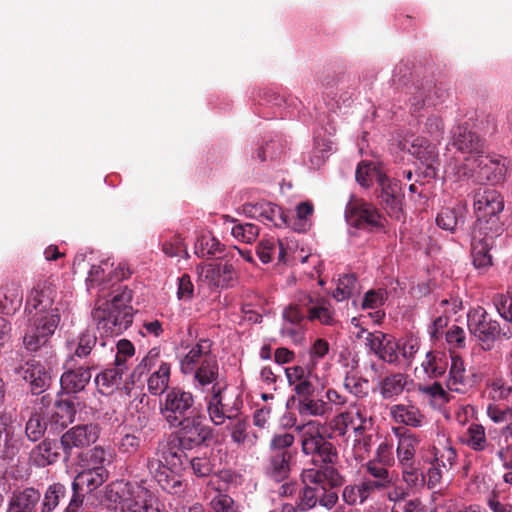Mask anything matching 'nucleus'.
Segmentation results:
<instances>
[{
    "instance_id": "f257e3e1",
    "label": "nucleus",
    "mask_w": 512,
    "mask_h": 512,
    "mask_svg": "<svg viewBox=\"0 0 512 512\" xmlns=\"http://www.w3.org/2000/svg\"><path fill=\"white\" fill-rule=\"evenodd\" d=\"M178 439L169 435L157 443L154 456L146 459V468L163 491L172 495H182L186 484L176 471L185 467L187 454Z\"/></svg>"
},
{
    "instance_id": "f03ea898",
    "label": "nucleus",
    "mask_w": 512,
    "mask_h": 512,
    "mask_svg": "<svg viewBox=\"0 0 512 512\" xmlns=\"http://www.w3.org/2000/svg\"><path fill=\"white\" fill-rule=\"evenodd\" d=\"M132 291L127 287H118L107 297H98L92 310V318L97 328L105 333L119 335L133 322L131 306Z\"/></svg>"
},
{
    "instance_id": "7ed1b4c3",
    "label": "nucleus",
    "mask_w": 512,
    "mask_h": 512,
    "mask_svg": "<svg viewBox=\"0 0 512 512\" xmlns=\"http://www.w3.org/2000/svg\"><path fill=\"white\" fill-rule=\"evenodd\" d=\"M147 480L140 478L135 481L114 482L105 487L103 502L109 510L120 512H148L151 504L147 497L150 492L146 487Z\"/></svg>"
},
{
    "instance_id": "20e7f679",
    "label": "nucleus",
    "mask_w": 512,
    "mask_h": 512,
    "mask_svg": "<svg viewBox=\"0 0 512 512\" xmlns=\"http://www.w3.org/2000/svg\"><path fill=\"white\" fill-rule=\"evenodd\" d=\"M212 341L200 339L180 361L183 374H193L194 382L201 389L221 377L216 355L212 353Z\"/></svg>"
},
{
    "instance_id": "39448f33",
    "label": "nucleus",
    "mask_w": 512,
    "mask_h": 512,
    "mask_svg": "<svg viewBox=\"0 0 512 512\" xmlns=\"http://www.w3.org/2000/svg\"><path fill=\"white\" fill-rule=\"evenodd\" d=\"M204 393V401L209 420L215 426L223 425L226 420L239 415L242 401L239 395L229 392V384L225 376H221L210 383V386L201 389Z\"/></svg>"
},
{
    "instance_id": "423d86ee",
    "label": "nucleus",
    "mask_w": 512,
    "mask_h": 512,
    "mask_svg": "<svg viewBox=\"0 0 512 512\" xmlns=\"http://www.w3.org/2000/svg\"><path fill=\"white\" fill-rule=\"evenodd\" d=\"M282 323L307 325V320L319 321L323 325H333L334 311L329 300L318 294H304L296 303L283 309Z\"/></svg>"
},
{
    "instance_id": "0eeeda50",
    "label": "nucleus",
    "mask_w": 512,
    "mask_h": 512,
    "mask_svg": "<svg viewBox=\"0 0 512 512\" xmlns=\"http://www.w3.org/2000/svg\"><path fill=\"white\" fill-rule=\"evenodd\" d=\"M303 454L311 456L313 464H336L338 453L335 446L324 436L325 428L318 421L296 425Z\"/></svg>"
},
{
    "instance_id": "6e6552de",
    "label": "nucleus",
    "mask_w": 512,
    "mask_h": 512,
    "mask_svg": "<svg viewBox=\"0 0 512 512\" xmlns=\"http://www.w3.org/2000/svg\"><path fill=\"white\" fill-rule=\"evenodd\" d=\"M467 325L471 335L481 343L484 350H490L496 341L510 340L512 328L502 327L483 307L468 312Z\"/></svg>"
},
{
    "instance_id": "1a4fd4ad",
    "label": "nucleus",
    "mask_w": 512,
    "mask_h": 512,
    "mask_svg": "<svg viewBox=\"0 0 512 512\" xmlns=\"http://www.w3.org/2000/svg\"><path fill=\"white\" fill-rule=\"evenodd\" d=\"M345 217L349 225L369 232H386L385 217L372 204L352 197L346 205Z\"/></svg>"
},
{
    "instance_id": "9d476101",
    "label": "nucleus",
    "mask_w": 512,
    "mask_h": 512,
    "mask_svg": "<svg viewBox=\"0 0 512 512\" xmlns=\"http://www.w3.org/2000/svg\"><path fill=\"white\" fill-rule=\"evenodd\" d=\"M194 396L180 387L167 390L160 404V413L170 427H178L182 421L198 413L194 408Z\"/></svg>"
},
{
    "instance_id": "9b49d317",
    "label": "nucleus",
    "mask_w": 512,
    "mask_h": 512,
    "mask_svg": "<svg viewBox=\"0 0 512 512\" xmlns=\"http://www.w3.org/2000/svg\"><path fill=\"white\" fill-rule=\"evenodd\" d=\"M59 322L60 315L57 313L33 318V322L28 326L23 337L24 347L30 352L43 351L45 354L51 353L49 340Z\"/></svg>"
},
{
    "instance_id": "f8f14e48",
    "label": "nucleus",
    "mask_w": 512,
    "mask_h": 512,
    "mask_svg": "<svg viewBox=\"0 0 512 512\" xmlns=\"http://www.w3.org/2000/svg\"><path fill=\"white\" fill-rule=\"evenodd\" d=\"M177 428L174 436L186 450L201 446L213 436L212 428L205 424V416L200 412L186 418Z\"/></svg>"
},
{
    "instance_id": "ddd939ff",
    "label": "nucleus",
    "mask_w": 512,
    "mask_h": 512,
    "mask_svg": "<svg viewBox=\"0 0 512 512\" xmlns=\"http://www.w3.org/2000/svg\"><path fill=\"white\" fill-rule=\"evenodd\" d=\"M57 295L55 286L49 280H42L32 288L26 302V311L33 318L59 314L58 308H54V300Z\"/></svg>"
},
{
    "instance_id": "4468645a",
    "label": "nucleus",
    "mask_w": 512,
    "mask_h": 512,
    "mask_svg": "<svg viewBox=\"0 0 512 512\" xmlns=\"http://www.w3.org/2000/svg\"><path fill=\"white\" fill-rule=\"evenodd\" d=\"M377 199L389 217L399 220L403 213V193L399 181L387 175L378 176Z\"/></svg>"
},
{
    "instance_id": "2eb2a0df",
    "label": "nucleus",
    "mask_w": 512,
    "mask_h": 512,
    "mask_svg": "<svg viewBox=\"0 0 512 512\" xmlns=\"http://www.w3.org/2000/svg\"><path fill=\"white\" fill-rule=\"evenodd\" d=\"M99 433V425L94 423L76 425L67 430L60 439L64 459L67 461L74 449H83L94 444L99 438Z\"/></svg>"
},
{
    "instance_id": "dca6fc26",
    "label": "nucleus",
    "mask_w": 512,
    "mask_h": 512,
    "mask_svg": "<svg viewBox=\"0 0 512 512\" xmlns=\"http://www.w3.org/2000/svg\"><path fill=\"white\" fill-rule=\"evenodd\" d=\"M467 171L465 176L477 173L480 181H487L491 184H498L505 180L507 168L504 163L498 159H492L488 155L481 153L470 163L466 164Z\"/></svg>"
},
{
    "instance_id": "f3484780",
    "label": "nucleus",
    "mask_w": 512,
    "mask_h": 512,
    "mask_svg": "<svg viewBox=\"0 0 512 512\" xmlns=\"http://www.w3.org/2000/svg\"><path fill=\"white\" fill-rule=\"evenodd\" d=\"M12 370L30 384V391L34 395L43 393L50 385V374L42 364L35 360L27 361L24 365L15 364Z\"/></svg>"
},
{
    "instance_id": "a211bd4d",
    "label": "nucleus",
    "mask_w": 512,
    "mask_h": 512,
    "mask_svg": "<svg viewBox=\"0 0 512 512\" xmlns=\"http://www.w3.org/2000/svg\"><path fill=\"white\" fill-rule=\"evenodd\" d=\"M317 468L305 469L302 472V479L306 485H315L321 490H324L326 485L331 488L343 485L344 478L335 468V464L321 463L314 464Z\"/></svg>"
},
{
    "instance_id": "6ab92c4d",
    "label": "nucleus",
    "mask_w": 512,
    "mask_h": 512,
    "mask_svg": "<svg viewBox=\"0 0 512 512\" xmlns=\"http://www.w3.org/2000/svg\"><path fill=\"white\" fill-rule=\"evenodd\" d=\"M424 166L426 178H435L438 170V153L436 146L423 137H417L408 149Z\"/></svg>"
},
{
    "instance_id": "aec40b11",
    "label": "nucleus",
    "mask_w": 512,
    "mask_h": 512,
    "mask_svg": "<svg viewBox=\"0 0 512 512\" xmlns=\"http://www.w3.org/2000/svg\"><path fill=\"white\" fill-rule=\"evenodd\" d=\"M452 145L458 151L469 154L465 159L467 164H470L475 157L484 153V141L466 126H458L455 129Z\"/></svg>"
},
{
    "instance_id": "412c9836",
    "label": "nucleus",
    "mask_w": 512,
    "mask_h": 512,
    "mask_svg": "<svg viewBox=\"0 0 512 512\" xmlns=\"http://www.w3.org/2000/svg\"><path fill=\"white\" fill-rule=\"evenodd\" d=\"M365 344L384 362L389 364L398 362L400 346L393 337L382 332L368 333Z\"/></svg>"
},
{
    "instance_id": "4be33fe9",
    "label": "nucleus",
    "mask_w": 512,
    "mask_h": 512,
    "mask_svg": "<svg viewBox=\"0 0 512 512\" xmlns=\"http://www.w3.org/2000/svg\"><path fill=\"white\" fill-rule=\"evenodd\" d=\"M476 383V375L466 369L463 359L451 356L447 388L457 393H466Z\"/></svg>"
},
{
    "instance_id": "5701e85b",
    "label": "nucleus",
    "mask_w": 512,
    "mask_h": 512,
    "mask_svg": "<svg viewBox=\"0 0 512 512\" xmlns=\"http://www.w3.org/2000/svg\"><path fill=\"white\" fill-rule=\"evenodd\" d=\"M94 368H96L94 364H88L87 366H80L77 368H67L60 378V385L63 394L71 395L84 391L91 380V370Z\"/></svg>"
},
{
    "instance_id": "b1692460",
    "label": "nucleus",
    "mask_w": 512,
    "mask_h": 512,
    "mask_svg": "<svg viewBox=\"0 0 512 512\" xmlns=\"http://www.w3.org/2000/svg\"><path fill=\"white\" fill-rule=\"evenodd\" d=\"M474 209L477 218H485L501 214L504 209V199L495 189L478 191L474 196Z\"/></svg>"
},
{
    "instance_id": "393cba45",
    "label": "nucleus",
    "mask_w": 512,
    "mask_h": 512,
    "mask_svg": "<svg viewBox=\"0 0 512 512\" xmlns=\"http://www.w3.org/2000/svg\"><path fill=\"white\" fill-rule=\"evenodd\" d=\"M504 232V222L501 220L500 214L492 215L485 218H477L472 232V239L495 244L497 237Z\"/></svg>"
},
{
    "instance_id": "a878e982",
    "label": "nucleus",
    "mask_w": 512,
    "mask_h": 512,
    "mask_svg": "<svg viewBox=\"0 0 512 512\" xmlns=\"http://www.w3.org/2000/svg\"><path fill=\"white\" fill-rule=\"evenodd\" d=\"M296 454L269 452L265 462V473L275 481H283L291 472V462Z\"/></svg>"
},
{
    "instance_id": "bb28decb",
    "label": "nucleus",
    "mask_w": 512,
    "mask_h": 512,
    "mask_svg": "<svg viewBox=\"0 0 512 512\" xmlns=\"http://www.w3.org/2000/svg\"><path fill=\"white\" fill-rule=\"evenodd\" d=\"M108 471L104 466H94L80 472L72 482V490L86 489V492H92L102 485L108 479Z\"/></svg>"
},
{
    "instance_id": "cd10ccee",
    "label": "nucleus",
    "mask_w": 512,
    "mask_h": 512,
    "mask_svg": "<svg viewBox=\"0 0 512 512\" xmlns=\"http://www.w3.org/2000/svg\"><path fill=\"white\" fill-rule=\"evenodd\" d=\"M41 495L33 487H27L21 491H14L7 512H36V506Z\"/></svg>"
},
{
    "instance_id": "c85d7f7f",
    "label": "nucleus",
    "mask_w": 512,
    "mask_h": 512,
    "mask_svg": "<svg viewBox=\"0 0 512 512\" xmlns=\"http://www.w3.org/2000/svg\"><path fill=\"white\" fill-rule=\"evenodd\" d=\"M81 405L80 401H74L70 398H60L53 404L50 412L48 413L50 420L62 427L75 420L78 407Z\"/></svg>"
},
{
    "instance_id": "c756f323",
    "label": "nucleus",
    "mask_w": 512,
    "mask_h": 512,
    "mask_svg": "<svg viewBox=\"0 0 512 512\" xmlns=\"http://www.w3.org/2000/svg\"><path fill=\"white\" fill-rule=\"evenodd\" d=\"M60 443L56 440L44 439L31 451V459L38 467H46L58 461Z\"/></svg>"
},
{
    "instance_id": "7c9ffc66",
    "label": "nucleus",
    "mask_w": 512,
    "mask_h": 512,
    "mask_svg": "<svg viewBox=\"0 0 512 512\" xmlns=\"http://www.w3.org/2000/svg\"><path fill=\"white\" fill-rule=\"evenodd\" d=\"M23 291L18 282H9L0 288V310L5 314L16 312L22 305Z\"/></svg>"
},
{
    "instance_id": "2f4dec72",
    "label": "nucleus",
    "mask_w": 512,
    "mask_h": 512,
    "mask_svg": "<svg viewBox=\"0 0 512 512\" xmlns=\"http://www.w3.org/2000/svg\"><path fill=\"white\" fill-rule=\"evenodd\" d=\"M390 415L396 423L411 427H420L425 420L420 409L412 404L393 405L390 408Z\"/></svg>"
},
{
    "instance_id": "473e14b6",
    "label": "nucleus",
    "mask_w": 512,
    "mask_h": 512,
    "mask_svg": "<svg viewBox=\"0 0 512 512\" xmlns=\"http://www.w3.org/2000/svg\"><path fill=\"white\" fill-rule=\"evenodd\" d=\"M338 422L349 425V428L354 432V438L370 431L373 426L371 417H368L365 410L360 408L340 413L338 415Z\"/></svg>"
},
{
    "instance_id": "72a5a7b5",
    "label": "nucleus",
    "mask_w": 512,
    "mask_h": 512,
    "mask_svg": "<svg viewBox=\"0 0 512 512\" xmlns=\"http://www.w3.org/2000/svg\"><path fill=\"white\" fill-rule=\"evenodd\" d=\"M492 248L493 245H490L485 241L481 242L472 239L471 256L473 260V265L479 274H485L493 265L492 255L490 254V250Z\"/></svg>"
},
{
    "instance_id": "f704fd0d",
    "label": "nucleus",
    "mask_w": 512,
    "mask_h": 512,
    "mask_svg": "<svg viewBox=\"0 0 512 512\" xmlns=\"http://www.w3.org/2000/svg\"><path fill=\"white\" fill-rule=\"evenodd\" d=\"M465 216L466 210L464 206L444 208L437 215L436 223L441 229L454 232L458 227L464 225Z\"/></svg>"
},
{
    "instance_id": "c9c22d12",
    "label": "nucleus",
    "mask_w": 512,
    "mask_h": 512,
    "mask_svg": "<svg viewBox=\"0 0 512 512\" xmlns=\"http://www.w3.org/2000/svg\"><path fill=\"white\" fill-rule=\"evenodd\" d=\"M420 439L410 431H405L399 436L397 445V459L399 463L415 461L416 449Z\"/></svg>"
},
{
    "instance_id": "e433bc0d",
    "label": "nucleus",
    "mask_w": 512,
    "mask_h": 512,
    "mask_svg": "<svg viewBox=\"0 0 512 512\" xmlns=\"http://www.w3.org/2000/svg\"><path fill=\"white\" fill-rule=\"evenodd\" d=\"M407 384V376L403 373H393L384 377L379 383V391L384 399L400 395Z\"/></svg>"
},
{
    "instance_id": "4c0bfd02",
    "label": "nucleus",
    "mask_w": 512,
    "mask_h": 512,
    "mask_svg": "<svg viewBox=\"0 0 512 512\" xmlns=\"http://www.w3.org/2000/svg\"><path fill=\"white\" fill-rule=\"evenodd\" d=\"M171 366L167 362H162L153 374L147 380V388L152 395H161L167 392L170 380Z\"/></svg>"
},
{
    "instance_id": "58836bf2",
    "label": "nucleus",
    "mask_w": 512,
    "mask_h": 512,
    "mask_svg": "<svg viewBox=\"0 0 512 512\" xmlns=\"http://www.w3.org/2000/svg\"><path fill=\"white\" fill-rule=\"evenodd\" d=\"M260 221L263 223H272L275 227L279 228L290 226L289 212L270 202H263Z\"/></svg>"
},
{
    "instance_id": "ea45409f",
    "label": "nucleus",
    "mask_w": 512,
    "mask_h": 512,
    "mask_svg": "<svg viewBox=\"0 0 512 512\" xmlns=\"http://www.w3.org/2000/svg\"><path fill=\"white\" fill-rule=\"evenodd\" d=\"M448 361L444 353L429 351L422 367L429 378L437 379L442 377L447 369Z\"/></svg>"
},
{
    "instance_id": "a19ab883",
    "label": "nucleus",
    "mask_w": 512,
    "mask_h": 512,
    "mask_svg": "<svg viewBox=\"0 0 512 512\" xmlns=\"http://www.w3.org/2000/svg\"><path fill=\"white\" fill-rule=\"evenodd\" d=\"M386 175L382 170L380 164H374L368 161H361L356 169L355 177L356 181L365 188H368L372 185L373 179L378 183V176Z\"/></svg>"
},
{
    "instance_id": "79ce46f5",
    "label": "nucleus",
    "mask_w": 512,
    "mask_h": 512,
    "mask_svg": "<svg viewBox=\"0 0 512 512\" xmlns=\"http://www.w3.org/2000/svg\"><path fill=\"white\" fill-rule=\"evenodd\" d=\"M509 380L496 377L487 384L488 396L494 401L508 400L512 397V373L509 371Z\"/></svg>"
},
{
    "instance_id": "37998d69",
    "label": "nucleus",
    "mask_w": 512,
    "mask_h": 512,
    "mask_svg": "<svg viewBox=\"0 0 512 512\" xmlns=\"http://www.w3.org/2000/svg\"><path fill=\"white\" fill-rule=\"evenodd\" d=\"M298 410L301 415L324 416L332 411V407L322 399H314L313 396H309L299 399Z\"/></svg>"
},
{
    "instance_id": "c03bdc74",
    "label": "nucleus",
    "mask_w": 512,
    "mask_h": 512,
    "mask_svg": "<svg viewBox=\"0 0 512 512\" xmlns=\"http://www.w3.org/2000/svg\"><path fill=\"white\" fill-rule=\"evenodd\" d=\"M67 495V488L61 483H53L45 491L41 512H52Z\"/></svg>"
},
{
    "instance_id": "a18cd8bd",
    "label": "nucleus",
    "mask_w": 512,
    "mask_h": 512,
    "mask_svg": "<svg viewBox=\"0 0 512 512\" xmlns=\"http://www.w3.org/2000/svg\"><path fill=\"white\" fill-rule=\"evenodd\" d=\"M228 420L230 421L228 429L230 430L231 439L234 443L237 445H244L250 442V445H254V442L249 439V422L247 419L237 415L235 418Z\"/></svg>"
},
{
    "instance_id": "49530a36",
    "label": "nucleus",
    "mask_w": 512,
    "mask_h": 512,
    "mask_svg": "<svg viewBox=\"0 0 512 512\" xmlns=\"http://www.w3.org/2000/svg\"><path fill=\"white\" fill-rule=\"evenodd\" d=\"M493 305L503 320H512V275L505 293H497L493 296Z\"/></svg>"
},
{
    "instance_id": "de8ad7c7",
    "label": "nucleus",
    "mask_w": 512,
    "mask_h": 512,
    "mask_svg": "<svg viewBox=\"0 0 512 512\" xmlns=\"http://www.w3.org/2000/svg\"><path fill=\"white\" fill-rule=\"evenodd\" d=\"M222 251L223 245L215 237L206 235L198 237L194 246V252L200 258L212 257Z\"/></svg>"
},
{
    "instance_id": "09e8293b",
    "label": "nucleus",
    "mask_w": 512,
    "mask_h": 512,
    "mask_svg": "<svg viewBox=\"0 0 512 512\" xmlns=\"http://www.w3.org/2000/svg\"><path fill=\"white\" fill-rule=\"evenodd\" d=\"M295 442V436L289 432L275 433L269 442V452L296 454V450H292Z\"/></svg>"
},
{
    "instance_id": "8fccbe9b",
    "label": "nucleus",
    "mask_w": 512,
    "mask_h": 512,
    "mask_svg": "<svg viewBox=\"0 0 512 512\" xmlns=\"http://www.w3.org/2000/svg\"><path fill=\"white\" fill-rule=\"evenodd\" d=\"M402 471L403 481L410 487H415L419 484H425V474L421 471L419 463L416 461H409L399 463Z\"/></svg>"
},
{
    "instance_id": "3c124183",
    "label": "nucleus",
    "mask_w": 512,
    "mask_h": 512,
    "mask_svg": "<svg viewBox=\"0 0 512 512\" xmlns=\"http://www.w3.org/2000/svg\"><path fill=\"white\" fill-rule=\"evenodd\" d=\"M357 292V279L354 274H345L339 278L337 288L333 297L337 301H343L350 298Z\"/></svg>"
},
{
    "instance_id": "603ef678",
    "label": "nucleus",
    "mask_w": 512,
    "mask_h": 512,
    "mask_svg": "<svg viewBox=\"0 0 512 512\" xmlns=\"http://www.w3.org/2000/svg\"><path fill=\"white\" fill-rule=\"evenodd\" d=\"M387 465L381 464L375 461H368L366 464V470L374 478V481L378 483V486L387 488L393 482V475L388 471Z\"/></svg>"
},
{
    "instance_id": "864d4df0",
    "label": "nucleus",
    "mask_w": 512,
    "mask_h": 512,
    "mask_svg": "<svg viewBox=\"0 0 512 512\" xmlns=\"http://www.w3.org/2000/svg\"><path fill=\"white\" fill-rule=\"evenodd\" d=\"M466 444L474 451H483L487 446L485 428L481 424L472 423L467 429Z\"/></svg>"
},
{
    "instance_id": "5fc2aeb1",
    "label": "nucleus",
    "mask_w": 512,
    "mask_h": 512,
    "mask_svg": "<svg viewBox=\"0 0 512 512\" xmlns=\"http://www.w3.org/2000/svg\"><path fill=\"white\" fill-rule=\"evenodd\" d=\"M417 89V92L415 93V96L412 98V105L416 107L422 106L425 102H428L429 104L436 105L440 102H443L445 98L449 95V92L446 88H444L442 85L434 86L433 93L435 97L438 99V101H435L432 98L431 94H426L424 89Z\"/></svg>"
},
{
    "instance_id": "6e6d98bb",
    "label": "nucleus",
    "mask_w": 512,
    "mask_h": 512,
    "mask_svg": "<svg viewBox=\"0 0 512 512\" xmlns=\"http://www.w3.org/2000/svg\"><path fill=\"white\" fill-rule=\"evenodd\" d=\"M124 373L126 372L123 370V368L114 365V367L107 368L99 373L96 376L95 381L98 385L107 389H111L120 384Z\"/></svg>"
},
{
    "instance_id": "4d7b16f0",
    "label": "nucleus",
    "mask_w": 512,
    "mask_h": 512,
    "mask_svg": "<svg viewBox=\"0 0 512 512\" xmlns=\"http://www.w3.org/2000/svg\"><path fill=\"white\" fill-rule=\"evenodd\" d=\"M321 489L319 487H313L305 485L303 490L299 493L298 502L295 506L297 510L308 511L316 506L319 499V493Z\"/></svg>"
},
{
    "instance_id": "13d9d810",
    "label": "nucleus",
    "mask_w": 512,
    "mask_h": 512,
    "mask_svg": "<svg viewBox=\"0 0 512 512\" xmlns=\"http://www.w3.org/2000/svg\"><path fill=\"white\" fill-rule=\"evenodd\" d=\"M141 438L135 433L123 434L117 442V450L120 454L130 457L135 455L141 447Z\"/></svg>"
},
{
    "instance_id": "bf43d9fd",
    "label": "nucleus",
    "mask_w": 512,
    "mask_h": 512,
    "mask_svg": "<svg viewBox=\"0 0 512 512\" xmlns=\"http://www.w3.org/2000/svg\"><path fill=\"white\" fill-rule=\"evenodd\" d=\"M117 353L115 355L114 365L123 368L125 372L128 370L127 362L135 354L133 344L126 339L117 342Z\"/></svg>"
},
{
    "instance_id": "052dcab7",
    "label": "nucleus",
    "mask_w": 512,
    "mask_h": 512,
    "mask_svg": "<svg viewBox=\"0 0 512 512\" xmlns=\"http://www.w3.org/2000/svg\"><path fill=\"white\" fill-rule=\"evenodd\" d=\"M160 357V348L154 347L149 350L147 355L141 360V362L135 367L131 374L133 381L139 380V378L148 372L153 367Z\"/></svg>"
},
{
    "instance_id": "680f3d73",
    "label": "nucleus",
    "mask_w": 512,
    "mask_h": 512,
    "mask_svg": "<svg viewBox=\"0 0 512 512\" xmlns=\"http://www.w3.org/2000/svg\"><path fill=\"white\" fill-rule=\"evenodd\" d=\"M47 424L37 413L33 414L26 423L25 433L29 440L35 442L45 433Z\"/></svg>"
},
{
    "instance_id": "e2e57ef3",
    "label": "nucleus",
    "mask_w": 512,
    "mask_h": 512,
    "mask_svg": "<svg viewBox=\"0 0 512 512\" xmlns=\"http://www.w3.org/2000/svg\"><path fill=\"white\" fill-rule=\"evenodd\" d=\"M259 232V227L252 223L237 224L233 226L231 230V234L234 238L245 243L254 242L259 236Z\"/></svg>"
},
{
    "instance_id": "0e129e2a",
    "label": "nucleus",
    "mask_w": 512,
    "mask_h": 512,
    "mask_svg": "<svg viewBox=\"0 0 512 512\" xmlns=\"http://www.w3.org/2000/svg\"><path fill=\"white\" fill-rule=\"evenodd\" d=\"M189 464L194 475L197 477H206L213 472L214 465L210 458L203 455L185 460V465Z\"/></svg>"
},
{
    "instance_id": "69168bd1",
    "label": "nucleus",
    "mask_w": 512,
    "mask_h": 512,
    "mask_svg": "<svg viewBox=\"0 0 512 512\" xmlns=\"http://www.w3.org/2000/svg\"><path fill=\"white\" fill-rule=\"evenodd\" d=\"M344 387L358 398L368 395V380L357 375H347L344 379Z\"/></svg>"
},
{
    "instance_id": "338daca9",
    "label": "nucleus",
    "mask_w": 512,
    "mask_h": 512,
    "mask_svg": "<svg viewBox=\"0 0 512 512\" xmlns=\"http://www.w3.org/2000/svg\"><path fill=\"white\" fill-rule=\"evenodd\" d=\"M418 391L423 395L428 396L438 404H445L450 400L449 394L444 390L439 382H434L431 385H419Z\"/></svg>"
},
{
    "instance_id": "774afa93",
    "label": "nucleus",
    "mask_w": 512,
    "mask_h": 512,
    "mask_svg": "<svg viewBox=\"0 0 512 512\" xmlns=\"http://www.w3.org/2000/svg\"><path fill=\"white\" fill-rule=\"evenodd\" d=\"M210 504L214 512H239L238 505L227 494L218 493L212 498Z\"/></svg>"
}]
</instances>
